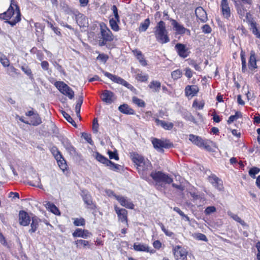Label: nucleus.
<instances>
[{
  "label": "nucleus",
  "mask_w": 260,
  "mask_h": 260,
  "mask_svg": "<svg viewBox=\"0 0 260 260\" xmlns=\"http://www.w3.org/2000/svg\"><path fill=\"white\" fill-rule=\"evenodd\" d=\"M133 162L137 165V168L141 177L144 179H149V172L152 170L151 162L147 159L138 154L134 153L132 156ZM150 176L156 182H163L166 184L172 183L173 180L168 174L160 171L152 172Z\"/></svg>",
  "instance_id": "f257e3e1"
},
{
  "label": "nucleus",
  "mask_w": 260,
  "mask_h": 260,
  "mask_svg": "<svg viewBox=\"0 0 260 260\" xmlns=\"http://www.w3.org/2000/svg\"><path fill=\"white\" fill-rule=\"evenodd\" d=\"M10 2L8 10L0 14V20H5L6 23L13 26L21 21V14L17 2L15 0H10Z\"/></svg>",
  "instance_id": "f03ea898"
},
{
  "label": "nucleus",
  "mask_w": 260,
  "mask_h": 260,
  "mask_svg": "<svg viewBox=\"0 0 260 260\" xmlns=\"http://www.w3.org/2000/svg\"><path fill=\"white\" fill-rule=\"evenodd\" d=\"M99 25L100 34L98 37L99 46L100 47L106 46L107 47L109 48L108 44L113 41L114 39V35L104 22L100 23Z\"/></svg>",
  "instance_id": "7ed1b4c3"
},
{
  "label": "nucleus",
  "mask_w": 260,
  "mask_h": 260,
  "mask_svg": "<svg viewBox=\"0 0 260 260\" xmlns=\"http://www.w3.org/2000/svg\"><path fill=\"white\" fill-rule=\"evenodd\" d=\"M154 33L156 41L159 43L163 44L170 42L168 32L164 21L160 20L157 23L154 27Z\"/></svg>",
  "instance_id": "20e7f679"
},
{
  "label": "nucleus",
  "mask_w": 260,
  "mask_h": 260,
  "mask_svg": "<svg viewBox=\"0 0 260 260\" xmlns=\"http://www.w3.org/2000/svg\"><path fill=\"white\" fill-rule=\"evenodd\" d=\"M55 86L63 95L68 96L70 99L74 97V91L64 82H54Z\"/></svg>",
  "instance_id": "39448f33"
},
{
  "label": "nucleus",
  "mask_w": 260,
  "mask_h": 260,
  "mask_svg": "<svg viewBox=\"0 0 260 260\" xmlns=\"http://www.w3.org/2000/svg\"><path fill=\"white\" fill-rule=\"evenodd\" d=\"M189 140L194 145L200 147H203L205 149L210 151L211 148L207 141H205L201 137L190 134L189 136Z\"/></svg>",
  "instance_id": "423d86ee"
},
{
  "label": "nucleus",
  "mask_w": 260,
  "mask_h": 260,
  "mask_svg": "<svg viewBox=\"0 0 260 260\" xmlns=\"http://www.w3.org/2000/svg\"><path fill=\"white\" fill-rule=\"evenodd\" d=\"M221 14L223 18L229 20L232 15V9L228 0H221L220 5Z\"/></svg>",
  "instance_id": "0eeeda50"
},
{
  "label": "nucleus",
  "mask_w": 260,
  "mask_h": 260,
  "mask_svg": "<svg viewBox=\"0 0 260 260\" xmlns=\"http://www.w3.org/2000/svg\"><path fill=\"white\" fill-rule=\"evenodd\" d=\"M152 143L154 147L160 152H162L164 151V148H169L173 146L172 144L167 141H164L156 138H154L152 140Z\"/></svg>",
  "instance_id": "6e6552de"
},
{
  "label": "nucleus",
  "mask_w": 260,
  "mask_h": 260,
  "mask_svg": "<svg viewBox=\"0 0 260 260\" xmlns=\"http://www.w3.org/2000/svg\"><path fill=\"white\" fill-rule=\"evenodd\" d=\"M174 255L176 260H186L187 258V251L180 246H176L173 248Z\"/></svg>",
  "instance_id": "1a4fd4ad"
},
{
  "label": "nucleus",
  "mask_w": 260,
  "mask_h": 260,
  "mask_svg": "<svg viewBox=\"0 0 260 260\" xmlns=\"http://www.w3.org/2000/svg\"><path fill=\"white\" fill-rule=\"evenodd\" d=\"M248 68L252 73L254 72L257 68V56L254 50H251L250 52V56L248 61Z\"/></svg>",
  "instance_id": "9d476101"
},
{
  "label": "nucleus",
  "mask_w": 260,
  "mask_h": 260,
  "mask_svg": "<svg viewBox=\"0 0 260 260\" xmlns=\"http://www.w3.org/2000/svg\"><path fill=\"white\" fill-rule=\"evenodd\" d=\"M175 48L178 55L183 58L187 57L189 54L190 51L185 44L177 43L176 44Z\"/></svg>",
  "instance_id": "9b49d317"
},
{
  "label": "nucleus",
  "mask_w": 260,
  "mask_h": 260,
  "mask_svg": "<svg viewBox=\"0 0 260 260\" xmlns=\"http://www.w3.org/2000/svg\"><path fill=\"white\" fill-rule=\"evenodd\" d=\"M172 24L174 29L176 30V34L182 35L186 33L188 35H190L189 29L185 28L182 25L178 23L176 20H172Z\"/></svg>",
  "instance_id": "f8f14e48"
},
{
  "label": "nucleus",
  "mask_w": 260,
  "mask_h": 260,
  "mask_svg": "<svg viewBox=\"0 0 260 260\" xmlns=\"http://www.w3.org/2000/svg\"><path fill=\"white\" fill-rule=\"evenodd\" d=\"M209 181L218 190L222 191L224 187L222 181L214 175L210 176L208 178Z\"/></svg>",
  "instance_id": "ddd939ff"
},
{
  "label": "nucleus",
  "mask_w": 260,
  "mask_h": 260,
  "mask_svg": "<svg viewBox=\"0 0 260 260\" xmlns=\"http://www.w3.org/2000/svg\"><path fill=\"white\" fill-rule=\"evenodd\" d=\"M114 197L122 206L131 209H134V205L131 201L130 199L120 196L115 195Z\"/></svg>",
  "instance_id": "4468645a"
},
{
  "label": "nucleus",
  "mask_w": 260,
  "mask_h": 260,
  "mask_svg": "<svg viewBox=\"0 0 260 260\" xmlns=\"http://www.w3.org/2000/svg\"><path fill=\"white\" fill-rule=\"evenodd\" d=\"M76 22L80 27H85L88 25V19L84 14L79 12L75 15Z\"/></svg>",
  "instance_id": "2eb2a0df"
},
{
  "label": "nucleus",
  "mask_w": 260,
  "mask_h": 260,
  "mask_svg": "<svg viewBox=\"0 0 260 260\" xmlns=\"http://www.w3.org/2000/svg\"><path fill=\"white\" fill-rule=\"evenodd\" d=\"M235 2V5L236 7V9L237 11V13L239 14L240 18L241 19H243L244 17L247 20V21L250 20V17H251V15L249 12H247V10L244 8V7L243 5H236V2L235 0H233Z\"/></svg>",
  "instance_id": "dca6fc26"
},
{
  "label": "nucleus",
  "mask_w": 260,
  "mask_h": 260,
  "mask_svg": "<svg viewBox=\"0 0 260 260\" xmlns=\"http://www.w3.org/2000/svg\"><path fill=\"white\" fill-rule=\"evenodd\" d=\"M19 223L23 226L28 225L30 221V217L27 212L21 210L19 213Z\"/></svg>",
  "instance_id": "f3484780"
},
{
  "label": "nucleus",
  "mask_w": 260,
  "mask_h": 260,
  "mask_svg": "<svg viewBox=\"0 0 260 260\" xmlns=\"http://www.w3.org/2000/svg\"><path fill=\"white\" fill-rule=\"evenodd\" d=\"M114 209L117 214L119 219L122 222H127V211L125 209H120L117 206L114 207Z\"/></svg>",
  "instance_id": "a211bd4d"
},
{
  "label": "nucleus",
  "mask_w": 260,
  "mask_h": 260,
  "mask_svg": "<svg viewBox=\"0 0 260 260\" xmlns=\"http://www.w3.org/2000/svg\"><path fill=\"white\" fill-rule=\"evenodd\" d=\"M197 18L202 22H205L208 20L206 12L201 7H197L195 10Z\"/></svg>",
  "instance_id": "6ab92c4d"
},
{
  "label": "nucleus",
  "mask_w": 260,
  "mask_h": 260,
  "mask_svg": "<svg viewBox=\"0 0 260 260\" xmlns=\"http://www.w3.org/2000/svg\"><path fill=\"white\" fill-rule=\"evenodd\" d=\"M102 101L108 104L113 103L115 100L114 94L109 90H105L101 96Z\"/></svg>",
  "instance_id": "aec40b11"
},
{
  "label": "nucleus",
  "mask_w": 260,
  "mask_h": 260,
  "mask_svg": "<svg viewBox=\"0 0 260 260\" xmlns=\"http://www.w3.org/2000/svg\"><path fill=\"white\" fill-rule=\"evenodd\" d=\"M61 143L67 151L72 156L76 155V151L75 148L71 144L70 142L67 139H63Z\"/></svg>",
  "instance_id": "412c9836"
},
{
  "label": "nucleus",
  "mask_w": 260,
  "mask_h": 260,
  "mask_svg": "<svg viewBox=\"0 0 260 260\" xmlns=\"http://www.w3.org/2000/svg\"><path fill=\"white\" fill-rule=\"evenodd\" d=\"M91 233L87 230H82L77 229L73 233V236L74 237H82L83 238H87L90 236Z\"/></svg>",
  "instance_id": "4be33fe9"
},
{
  "label": "nucleus",
  "mask_w": 260,
  "mask_h": 260,
  "mask_svg": "<svg viewBox=\"0 0 260 260\" xmlns=\"http://www.w3.org/2000/svg\"><path fill=\"white\" fill-rule=\"evenodd\" d=\"M154 120L157 125L160 126L166 130H171L174 126V124L172 122L161 120L158 118H155Z\"/></svg>",
  "instance_id": "5701e85b"
},
{
  "label": "nucleus",
  "mask_w": 260,
  "mask_h": 260,
  "mask_svg": "<svg viewBox=\"0 0 260 260\" xmlns=\"http://www.w3.org/2000/svg\"><path fill=\"white\" fill-rule=\"evenodd\" d=\"M133 52L142 66L145 67L147 65V61L141 51L135 49L133 50Z\"/></svg>",
  "instance_id": "b1692460"
},
{
  "label": "nucleus",
  "mask_w": 260,
  "mask_h": 260,
  "mask_svg": "<svg viewBox=\"0 0 260 260\" xmlns=\"http://www.w3.org/2000/svg\"><path fill=\"white\" fill-rule=\"evenodd\" d=\"M133 247L134 250L138 251H146L150 252V253L154 252L153 250L150 251L149 247L147 245L141 243H135Z\"/></svg>",
  "instance_id": "393cba45"
},
{
  "label": "nucleus",
  "mask_w": 260,
  "mask_h": 260,
  "mask_svg": "<svg viewBox=\"0 0 260 260\" xmlns=\"http://www.w3.org/2000/svg\"><path fill=\"white\" fill-rule=\"evenodd\" d=\"M199 88L196 85H188L185 88V94L187 96H193L197 93Z\"/></svg>",
  "instance_id": "a878e982"
},
{
  "label": "nucleus",
  "mask_w": 260,
  "mask_h": 260,
  "mask_svg": "<svg viewBox=\"0 0 260 260\" xmlns=\"http://www.w3.org/2000/svg\"><path fill=\"white\" fill-rule=\"evenodd\" d=\"M83 200L84 203L87 205L88 208L92 209L95 208V206L93 203L90 194L85 192L84 193Z\"/></svg>",
  "instance_id": "bb28decb"
},
{
  "label": "nucleus",
  "mask_w": 260,
  "mask_h": 260,
  "mask_svg": "<svg viewBox=\"0 0 260 260\" xmlns=\"http://www.w3.org/2000/svg\"><path fill=\"white\" fill-rule=\"evenodd\" d=\"M248 23L250 26V29L252 30V33L257 38L260 39V32L257 27V23L255 21L252 19L248 20Z\"/></svg>",
  "instance_id": "cd10ccee"
},
{
  "label": "nucleus",
  "mask_w": 260,
  "mask_h": 260,
  "mask_svg": "<svg viewBox=\"0 0 260 260\" xmlns=\"http://www.w3.org/2000/svg\"><path fill=\"white\" fill-rule=\"evenodd\" d=\"M118 110L121 113L125 114L132 115L134 114V110L127 104H123L118 107Z\"/></svg>",
  "instance_id": "c85d7f7f"
},
{
  "label": "nucleus",
  "mask_w": 260,
  "mask_h": 260,
  "mask_svg": "<svg viewBox=\"0 0 260 260\" xmlns=\"http://www.w3.org/2000/svg\"><path fill=\"white\" fill-rule=\"evenodd\" d=\"M240 58L242 64L241 71L243 73H245L247 71L248 69L247 67L246 59L245 57V52L242 49L240 52Z\"/></svg>",
  "instance_id": "c756f323"
},
{
  "label": "nucleus",
  "mask_w": 260,
  "mask_h": 260,
  "mask_svg": "<svg viewBox=\"0 0 260 260\" xmlns=\"http://www.w3.org/2000/svg\"><path fill=\"white\" fill-rule=\"evenodd\" d=\"M45 205L46 208L49 209L53 214L57 215H59L60 214V213L58 209L53 203H52L49 201H46Z\"/></svg>",
  "instance_id": "7c9ffc66"
},
{
  "label": "nucleus",
  "mask_w": 260,
  "mask_h": 260,
  "mask_svg": "<svg viewBox=\"0 0 260 260\" xmlns=\"http://www.w3.org/2000/svg\"><path fill=\"white\" fill-rule=\"evenodd\" d=\"M31 223L30 224L31 229L29 230L30 233H35L39 226V223L40 219L36 216H33L31 217Z\"/></svg>",
  "instance_id": "2f4dec72"
},
{
  "label": "nucleus",
  "mask_w": 260,
  "mask_h": 260,
  "mask_svg": "<svg viewBox=\"0 0 260 260\" xmlns=\"http://www.w3.org/2000/svg\"><path fill=\"white\" fill-rule=\"evenodd\" d=\"M21 70L24 73L25 75H26L30 79H33L34 75L31 71L30 67L26 64L24 63V64L19 67Z\"/></svg>",
  "instance_id": "473e14b6"
},
{
  "label": "nucleus",
  "mask_w": 260,
  "mask_h": 260,
  "mask_svg": "<svg viewBox=\"0 0 260 260\" xmlns=\"http://www.w3.org/2000/svg\"><path fill=\"white\" fill-rule=\"evenodd\" d=\"M42 123V119L38 113L35 114L31 117L30 121L29 124H31L34 126H37Z\"/></svg>",
  "instance_id": "72a5a7b5"
},
{
  "label": "nucleus",
  "mask_w": 260,
  "mask_h": 260,
  "mask_svg": "<svg viewBox=\"0 0 260 260\" xmlns=\"http://www.w3.org/2000/svg\"><path fill=\"white\" fill-rule=\"evenodd\" d=\"M150 24V21L149 18L146 19L143 22L140 23L138 28L139 32H144L147 30Z\"/></svg>",
  "instance_id": "f704fd0d"
},
{
  "label": "nucleus",
  "mask_w": 260,
  "mask_h": 260,
  "mask_svg": "<svg viewBox=\"0 0 260 260\" xmlns=\"http://www.w3.org/2000/svg\"><path fill=\"white\" fill-rule=\"evenodd\" d=\"M228 215L230 216L232 218H233L236 221L239 222L243 226H247V224L246 222H244L243 220H242L237 214H235L232 213L231 211L228 212Z\"/></svg>",
  "instance_id": "c9c22d12"
},
{
  "label": "nucleus",
  "mask_w": 260,
  "mask_h": 260,
  "mask_svg": "<svg viewBox=\"0 0 260 260\" xmlns=\"http://www.w3.org/2000/svg\"><path fill=\"white\" fill-rule=\"evenodd\" d=\"M120 21H117L115 19H114L113 18L110 19L109 20V24L111 28V29L114 31H118L120 30L119 26L118 25V23Z\"/></svg>",
  "instance_id": "e433bc0d"
},
{
  "label": "nucleus",
  "mask_w": 260,
  "mask_h": 260,
  "mask_svg": "<svg viewBox=\"0 0 260 260\" xmlns=\"http://www.w3.org/2000/svg\"><path fill=\"white\" fill-rule=\"evenodd\" d=\"M148 78V76L143 73L141 71H139L136 75V79L138 81H147Z\"/></svg>",
  "instance_id": "4c0bfd02"
},
{
  "label": "nucleus",
  "mask_w": 260,
  "mask_h": 260,
  "mask_svg": "<svg viewBox=\"0 0 260 260\" xmlns=\"http://www.w3.org/2000/svg\"><path fill=\"white\" fill-rule=\"evenodd\" d=\"M95 52L99 53V55L96 57V59L103 63H106L109 59V56L104 53H100L98 51H96Z\"/></svg>",
  "instance_id": "58836bf2"
},
{
  "label": "nucleus",
  "mask_w": 260,
  "mask_h": 260,
  "mask_svg": "<svg viewBox=\"0 0 260 260\" xmlns=\"http://www.w3.org/2000/svg\"><path fill=\"white\" fill-rule=\"evenodd\" d=\"M75 244L77 247L79 248H85L86 246L90 247V245L88 241L84 240H77L75 241Z\"/></svg>",
  "instance_id": "ea45409f"
},
{
  "label": "nucleus",
  "mask_w": 260,
  "mask_h": 260,
  "mask_svg": "<svg viewBox=\"0 0 260 260\" xmlns=\"http://www.w3.org/2000/svg\"><path fill=\"white\" fill-rule=\"evenodd\" d=\"M95 158L98 161L103 164L106 165V166L108 164L109 161L110 160L107 158L105 157V156H104L103 155H102V154H100L98 152H96L95 154Z\"/></svg>",
  "instance_id": "a19ab883"
},
{
  "label": "nucleus",
  "mask_w": 260,
  "mask_h": 260,
  "mask_svg": "<svg viewBox=\"0 0 260 260\" xmlns=\"http://www.w3.org/2000/svg\"><path fill=\"white\" fill-rule=\"evenodd\" d=\"M0 62L3 65L4 67H9L10 61L7 58L6 56L3 53L0 52Z\"/></svg>",
  "instance_id": "79ce46f5"
},
{
  "label": "nucleus",
  "mask_w": 260,
  "mask_h": 260,
  "mask_svg": "<svg viewBox=\"0 0 260 260\" xmlns=\"http://www.w3.org/2000/svg\"><path fill=\"white\" fill-rule=\"evenodd\" d=\"M104 75L108 77L110 80H112V81H124L123 79L117 77V76L112 75V74L105 72H104Z\"/></svg>",
  "instance_id": "37998d69"
},
{
  "label": "nucleus",
  "mask_w": 260,
  "mask_h": 260,
  "mask_svg": "<svg viewBox=\"0 0 260 260\" xmlns=\"http://www.w3.org/2000/svg\"><path fill=\"white\" fill-rule=\"evenodd\" d=\"M53 155L54 156L55 159L61 158V153L59 151L58 149L56 146H52L50 149Z\"/></svg>",
  "instance_id": "c03bdc74"
},
{
  "label": "nucleus",
  "mask_w": 260,
  "mask_h": 260,
  "mask_svg": "<svg viewBox=\"0 0 260 260\" xmlns=\"http://www.w3.org/2000/svg\"><path fill=\"white\" fill-rule=\"evenodd\" d=\"M56 159V160L57 161L58 165L59 168H60V169H61L63 171L66 169H67V165L66 160L63 158L62 155H61V158H59Z\"/></svg>",
  "instance_id": "a18cd8bd"
},
{
  "label": "nucleus",
  "mask_w": 260,
  "mask_h": 260,
  "mask_svg": "<svg viewBox=\"0 0 260 260\" xmlns=\"http://www.w3.org/2000/svg\"><path fill=\"white\" fill-rule=\"evenodd\" d=\"M172 77L174 80H177L182 76V72L181 70L177 69L172 72Z\"/></svg>",
  "instance_id": "49530a36"
},
{
  "label": "nucleus",
  "mask_w": 260,
  "mask_h": 260,
  "mask_svg": "<svg viewBox=\"0 0 260 260\" xmlns=\"http://www.w3.org/2000/svg\"><path fill=\"white\" fill-rule=\"evenodd\" d=\"M133 102L140 107H144L145 103L142 100L134 96L133 98Z\"/></svg>",
  "instance_id": "de8ad7c7"
},
{
  "label": "nucleus",
  "mask_w": 260,
  "mask_h": 260,
  "mask_svg": "<svg viewBox=\"0 0 260 260\" xmlns=\"http://www.w3.org/2000/svg\"><path fill=\"white\" fill-rule=\"evenodd\" d=\"M62 115L63 117L66 118V119L70 123L72 124L73 126L76 127L77 124L75 121L73 119V118L70 116V115L66 113V112H62Z\"/></svg>",
  "instance_id": "09e8293b"
},
{
  "label": "nucleus",
  "mask_w": 260,
  "mask_h": 260,
  "mask_svg": "<svg viewBox=\"0 0 260 260\" xmlns=\"http://www.w3.org/2000/svg\"><path fill=\"white\" fill-rule=\"evenodd\" d=\"M148 86L153 91H157L160 88V82H150Z\"/></svg>",
  "instance_id": "8fccbe9b"
},
{
  "label": "nucleus",
  "mask_w": 260,
  "mask_h": 260,
  "mask_svg": "<svg viewBox=\"0 0 260 260\" xmlns=\"http://www.w3.org/2000/svg\"><path fill=\"white\" fill-rule=\"evenodd\" d=\"M260 171V169L256 167H253L249 171V175L252 178H255V175L258 174Z\"/></svg>",
  "instance_id": "3c124183"
},
{
  "label": "nucleus",
  "mask_w": 260,
  "mask_h": 260,
  "mask_svg": "<svg viewBox=\"0 0 260 260\" xmlns=\"http://www.w3.org/2000/svg\"><path fill=\"white\" fill-rule=\"evenodd\" d=\"M107 166L109 167L110 169L114 170V171H118L119 170V168L120 167V166L117 164H116L113 162H112L111 160H109L108 164L107 165Z\"/></svg>",
  "instance_id": "603ef678"
},
{
  "label": "nucleus",
  "mask_w": 260,
  "mask_h": 260,
  "mask_svg": "<svg viewBox=\"0 0 260 260\" xmlns=\"http://www.w3.org/2000/svg\"><path fill=\"white\" fill-rule=\"evenodd\" d=\"M111 10H112L114 14V19H115L117 21H120V17L118 14V9L116 6L115 5H113L111 8Z\"/></svg>",
  "instance_id": "864d4df0"
},
{
  "label": "nucleus",
  "mask_w": 260,
  "mask_h": 260,
  "mask_svg": "<svg viewBox=\"0 0 260 260\" xmlns=\"http://www.w3.org/2000/svg\"><path fill=\"white\" fill-rule=\"evenodd\" d=\"M74 224L76 226H82L85 224V220L83 218L74 219Z\"/></svg>",
  "instance_id": "5fc2aeb1"
},
{
  "label": "nucleus",
  "mask_w": 260,
  "mask_h": 260,
  "mask_svg": "<svg viewBox=\"0 0 260 260\" xmlns=\"http://www.w3.org/2000/svg\"><path fill=\"white\" fill-rule=\"evenodd\" d=\"M216 211V208L214 206H209L205 210L206 215H210Z\"/></svg>",
  "instance_id": "6e6d98bb"
},
{
  "label": "nucleus",
  "mask_w": 260,
  "mask_h": 260,
  "mask_svg": "<svg viewBox=\"0 0 260 260\" xmlns=\"http://www.w3.org/2000/svg\"><path fill=\"white\" fill-rule=\"evenodd\" d=\"M174 210L177 212L180 216H181L183 217H184L187 221L189 220V217L184 214V213L178 208V207H174Z\"/></svg>",
  "instance_id": "4d7b16f0"
},
{
  "label": "nucleus",
  "mask_w": 260,
  "mask_h": 260,
  "mask_svg": "<svg viewBox=\"0 0 260 260\" xmlns=\"http://www.w3.org/2000/svg\"><path fill=\"white\" fill-rule=\"evenodd\" d=\"M29 184L31 186H35L39 188H43V185L41 183V180L39 177H38V181L35 182H30Z\"/></svg>",
  "instance_id": "13d9d810"
},
{
  "label": "nucleus",
  "mask_w": 260,
  "mask_h": 260,
  "mask_svg": "<svg viewBox=\"0 0 260 260\" xmlns=\"http://www.w3.org/2000/svg\"><path fill=\"white\" fill-rule=\"evenodd\" d=\"M202 29L205 34H209L212 31L211 27L208 24H205L202 27Z\"/></svg>",
  "instance_id": "bf43d9fd"
},
{
  "label": "nucleus",
  "mask_w": 260,
  "mask_h": 260,
  "mask_svg": "<svg viewBox=\"0 0 260 260\" xmlns=\"http://www.w3.org/2000/svg\"><path fill=\"white\" fill-rule=\"evenodd\" d=\"M8 72L10 73V74H18L19 73H18V70L16 69L13 66H10L9 67H8Z\"/></svg>",
  "instance_id": "052dcab7"
},
{
  "label": "nucleus",
  "mask_w": 260,
  "mask_h": 260,
  "mask_svg": "<svg viewBox=\"0 0 260 260\" xmlns=\"http://www.w3.org/2000/svg\"><path fill=\"white\" fill-rule=\"evenodd\" d=\"M82 137L84 138L85 140H86V141L89 143V144H91L92 143V140L91 139V135L86 133H83L82 134Z\"/></svg>",
  "instance_id": "680f3d73"
},
{
  "label": "nucleus",
  "mask_w": 260,
  "mask_h": 260,
  "mask_svg": "<svg viewBox=\"0 0 260 260\" xmlns=\"http://www.w3.org/2000/svg\"><path fill=\"white\" fill-rule=\"evenodd\" d=\"M184 118L187 120L192 121L193 123H196L194 117L189 113H186V114L184 115Z\"/></svg>",
  "instance_id": "e2e57ef3"
},
{
  "label": "nucleus",
  "mask_w": 260,
  "mask_h": 260,
  "mask_svg": "<svg viewBox=\"0 0 260 260\" xmlns=\"http://www.w3.org/2000/svg\"><path fill=\"white\" fill-rule=\"evenodd\" d=\"M196 238L198 240L203 241L205 242L208 241V239L207 238L205 235L201 233H198L196 235Z\"/></svg>",
  "instance_id": "0e129e2a"
},
{
  "label": "nucleus",
  "mask_w": 260,
  "mask_h": 260,
  "mask_svg": "<svg viewBox=\"0 0 260 260\" xmlns=\"http://www.w3.org/2000/svg\"><path fill=\"white\" fill-rule=\"evenodd\" d=\"M159 225H160L162 231L165 233L167 236H171L173 235V233L172 232L169 231L165 228L162 223H159Z\"/></svg>",
  "instance_id": "69168bd1"
},
{
  "label": "nucleus",
  "mask_w": 260,
  "mask_h": 260,
  "mask_svg": "<svg viewBox=\"0 0 260 260\" xmlns=\"http://www.w3.org/2000/svg\"><path fill=\"white\" fill-rule=\"evenodd\" d=\"M185 75L187 78L190 79L191 77H192L193 75V72L190 68H186L185 69Z\"/></svg>",
  "instance_id": "338daca9"
},
{
  "label": "nucleus",
  "mask_w": 260,
  "mask_h": 260,
  "mask_svg": "<svg viewBox=\"0 0 260 260\" xmlns=\"http://www.w3.org/2000/svg\"><path fill=\"white\" fill-rule=\"evenodd\" d=\"M41 66L43 70L48 71L49 69V64L47 61L44 60L42 61Z\"/></svg>",
  "instance_id": "774afa93"
}]
</instances>
